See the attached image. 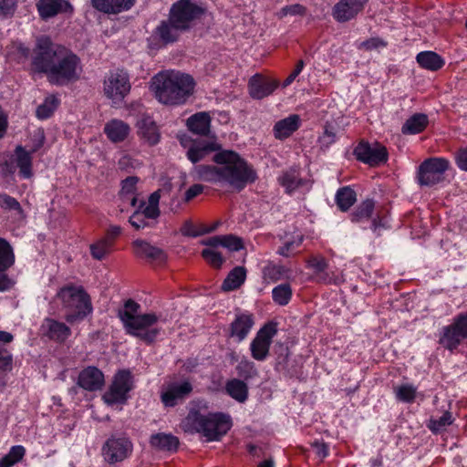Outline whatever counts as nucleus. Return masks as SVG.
<instances>
[{"label":"nucleus","instance_id":"obj_1","mask_svg":"<svg viewBox=\"0 0 467 467\" xmlns=\"http://www.w3.org/2000/svg\"><path fill=\"white\" fill-rule=\"evenodd\" d=\"M181 144L188 148L186 156L192 163H197L210 153L215 152L213 161L217 166L202 164L194 167L193 173L201 181L223 187L229 186L240 192L258 178L253 165L238 152L223 150L213 133L208 140H193L192 143L186 138H181Z\"/></svg>","mask_w":467,"mask_h":467},{"label":"nucleus","instance_id":"obj_2","mask_svg":"<svg viewBox=\"0 0 467 467\" xmlns=\"http://www.w3.org/2000/svg\"><path fill=\"white\" fill-rule=\"evenodd\" d=\"M32 67L45 74L55 86H67L77 81L82 73L80 58L69 48L53 43L47 36L36 39Z\"/></svg>","mask_w":467,"mask_h":467},{"label":"nucleus","instance_id":"obj_3","mask_svg":"<svg viewBox=\"0 0 467 467\" xmlns=\"http://www.w3.org/2000/svg\"><path fill=\"white\" fill-rule=\"evenodd\" d=\"M208 402L193 400L187 416L182 420L180 427L185 433L202 434L207 441H218L231 430L232 417L224 412H205Z\"/></svg>","mask_w":467,"mask_h":467},{"label":"nucleus","instance_id":"obj_4","mask_svg":"<svg viewBox=\"0 0 467 467\" xmlns=\"http://www.w3.org/2000/svg\"><path fill=\"white\" fill-rule=\"evenodd\" d=\"M195 82L192 76L176 70L161 71L151 78L150 89L164 105L184 104L192 94Z\"/></svg>","mask_w":467,"mask_h":467},{"label":"nucleus","instance_id":"obj_5","mask_svg":"<svg viewBox=\"0 0 467 467\" xmlns=\"http://www.w3.org/2000/svg\"><path fill=\"white\" fill-rule=\"evenodd\" d=\"M57 296L63 307L69 311L65 319L70 324L83 320L93 312L91 298L82 285H65L58 290Z\"/></svg>","mask_w":467,"mask_h":467},{"label":"nucleus","instance_id":"obj_6","mask_svg":"<svg viewBox=\"0 0 467 467\" xmlns=\"http://www.w3.org/2000/svg\"><path fill=\"white\" fill-rule=\"evenodd\" d=\"M464 341H467V312L454 316L438 333L439 345L451 353L457 351Z\"/></svg>","mask_w":467,"mask_h":467},{"label":"nucleus","instance_id":"obj_7","mask_svg":"<svg viewBox=\"0 0 467 467\" xmlns=\"http://www.w3.org/2000/svg\"><path fill=\"white\" fill-rule=\"evenodd\" d=\"M127 319L128 325L124 327L127 334L147 344L153 343L161 330L157 327L160 317L155 313L141 314L135 318L127 317Z\"/></svg>","mask_w":467,"mask_h":467},{"label":"nucleus","instance_id":"obj_8","mask_svg":"<svg viewBox=\"0 0 467 467\" xmlns=\"http://www.w3.org/2000/svg\"><path fill=\"white\" fill-rule=\"evenodd\" d=\"M451 163L444 157H431L423 161L417 171V182L420 186L432 187L441 183Z\"/></svg>","mask_w":467,"mask_h":467},{"label":"nucleus","instance_id":"obj_9","mask_svg":"<svg viewBox=\"0 0 467 467\" xmlns=\"http://www.w3.org/2000/svg\"><path fill=\"white\" fill-rule=\"evenodd\" d=\"M133 388L134 379L131 372L128 369L119 370L102 399L109 406L124 404Z\"/></svg>","mask_w":467,"mask_h":467},{"label":"nucleus","instance_id":"obj_10","mask_svg":"<svg viewBox=\"0 0 467 467\" xmlns=\"http://www.w3.org/2000/svg\"><path fill=\"white\" fill-rule=\"evenodd\" d=\"M131 88L130 76L122 68L110 70L103 81L105 96L113 104H120Z\"/></svg>","mask_w":467,"mask_h":467},{"label":"nucleus","instance_id":"obj_11","mask_svg":"<svg viewBox=\"0 0 467 467\" xmlns=\"http://www.w3.org/2000/svg\"><path fill=\"white\" fill-rule=\"evenodd\" d=\"M133 451V443L125 435H111L101 447V455L105 462L113 465L129 459Z\"/></svg>","mask_w":467,"mask_h":467},{"label":"nucleus","instance_id":"obj_12","mask_svg":"<svg viewBox=\"0 0 467 467\" xmlns=\"http://www.w3.org/2000/svg\"><path fill=\"white\" fill-rule=\"evenodd\" d=\"M203 12V8L192 0H178L171 5L169 17L185 32L193 26L194 21L201 17Z\"/></svg>","mask_w":467,"mask_h":467},{"label":"nucleus","instance_id":"obj_13","mask_svg":"<svg viewBox=\"0 0 467 467\" xmlns=\"http://www.w3.org/2000/svg\"><path fill=\"white\" fill-rule=\"evenodd\" d=\"M356 159L370 167H379L385 164L389 160L387 148L379 143L360 141L354 149Z\"/></svg>","mask_w":467,"mask_h":467},{"label":"nucleus","instance_id":"obj_14","mask_svg":"<svg viewBox=\"0 0 467 467\" xmlns=\"http://www.w3.org/2000/svg\"><path fill=\"white\" fill-rule=\"evenodd\" d=\"M277 332L275 323L264 325L250 344L251 356L257 361H265L268 355L274 337Z\"/></svg>","mask_w":467,"mask_h":467},{"label":"nucleus","instance_id":"obj_15","mask_svg":"<svg viewBox=\"0 0 467 467\" xmlns=\"http://www.w3.org/2000/svg\"><path fill=\"white\" fill-rule=\"evenodd\" d=\"M183 31L178 26L171 21L168 16L167 20H163L153 30L149 38V46L151 48H158L161 46L172 44L179 39L180 35Z\"/></svg>","mask_w":467,"mask_h":467},{"label":"nucleus","instance_id":"obj_16","mask_svg":"<svg viewBox=\"0 0 467 467\" xmlns=\"http://www.w3.org/2000/svg\"><path fill=\"white\" fill-rule=\"evenodd\" d=\"M192 391V383L187 380L172 381L161 389V400L166 407H174Z\"/></svg>","mask_w":467,"mask_h":467},{"label":"nucleus","instance_id":"obj_17","mask_svg":"<svg viewBox=\"0 0 467 467\" xmlns=\"http://www.w3.org/2000/svg\"><path fill=\"white\" fill-rule=\"evenodd\" d=\"M254 325V316L247 310H237L229 328V337L237 342L244 340Z\"/></svg>","mask_w":467,"mask_h":467},{"label":"nucleus","instance_id":"obj_18","mask_svg":"<svg viewBox=\"0 0 467 467\" xmlns=\"http://www.w3.org/2000/svg\"><path fill=\"white\" fill-rule=\"evenodd\" d=\"M368 0H339L332 8L333 18L339 23L354 19Z\"/></svg>","mask_w":467,"mask_h":467},{"label":"nucleus","instance_id":"obj_19","mask_svg":"<svg viewBox=\"0 0 467 467\" xmlns=\"http://www.w3.org/2000/svg\"><path fill=\"white\" fill-rule=\"evenodd\" d=\"M36 6L39 17L45 21L60 14L71 15L74 11L67 0H38Z\"/></svg>","mask_w":467,"mask_h":467},{"label":"nucleus","instance_id":"obj_20","mask_svg":"<svg viewBox=\"0 0 467 467\" xmlns=\"http://www.w3.org/2000/svg\"><path fill=\"white\" fill-rule=\"evenodd\" d=\"M275 79L264 78L259 74L254 75L248 83L249 94L254 99H262L270 96L278 87Z\"/></svg>","mask_w":467,"mask_h":467},{"label":"nucleus","instance_id":"obj_21","mask_svg":"<svg viewBox=\"0 0 467 467\" xmlns=\"http://www.w3.org/2000/svg\"><path fill=\"white\" fill-rule=\"evenodd\" d=\"M105 384L103 372L94 366H88L82 369L78 378V385L88 391H97Z\"/></svg>","mask_w":467,"mask_h":467},{"label":"nucleus","instance_id":"obj_22","mask_svg":"<svg viewBox=\"0 0 467 467\" xmlns=\"http://www.w3.org/2000/svg\"><path fill=\"white\" fill-rule=\"evenodd\" d=\"M94 9L105 15H119L130 10L137 0H90Z\"/></svg>","mask_w":467,"mask_h":467},{"label":"nucleus","instance_id":"obj_23","mask_svg":"<svg viewBox=\"0 0 467 467\" xmlns=\"http://www.w3.org/2000/svg\"><path fill=\"white\" fill-rule=\"evenodd\" d=\"M138 135L149 145L153 146L159 143L161 133L154 119L148 115L142 116L136 124Z\"/></svg>","mask_w":467,"mask_h":467},{"label":"nucleus","instance_id":"obj_24","mask_svg":"<svg viewBox=\"0 0 467 467\" xmlns=\"http://www.w3.org/2000/svg\"><path fill=\"white\" fill-rule=\"evenodd\" d=\"M301 124L302 120L299 115L290 114L275 123L273 127L274 136L276 140H284L296 132Z\"/></svg>","mask_w":467,"mask_h":467},{"label":"nucleus","instance_id":"obj_25","mask_svg":"<svg viewBox=\"0 0 467 467\" xmlns=\"http://www.w3.org/2000/svg\"><path fill=\"white\" fill-rule=\"evenodd\" d=\"M212 118L208 112H197L187 119L186 126L188 130L200 136L210 138Z\"/></svg>","mask_w":467,"mask_h":467},{"label":"nucleus","instance_id":"obj_26","mask_svg":"<svg viewBox=\"0 0 467 467\" xmlns=\"http://www.w3.org/2000/svg\"><path fill=\"white\" fill-rule=\"evenodd\" d=\"M130 132L129 124L119 119L109 120L104 126V133L113 143L124 141Z\"/></svg>","mask_w":467,"mask_h":467},{"label":"nucleus","instance_id":"obj_27","mask_svg":"<svg viewBox=\"0 0 467 467\" xmlns=\"http://www.w3.org/2000/svg\"><path fill=\"white\" fill-rule=\"evenodd\" d=\"M202 244L213 248L225 247L233 252H237L244 248L243 240L233 234L212 236L203 240Z\"/></svg>","mask_w":467,"mask_h":467},{"label":"nucleus","instance_id":"obj_28","mask_svg":"<svg viewBox=\"0 0 467 467\" xmlns=\"http://www.w3.org/2000/svg\"><path fill=\"white\" fill-rule=\"evenodd\" d=\"M27 151L21 145L16 146L15 150L16 163L19 168L20 176L24 179H29L33 175L32 171V153Z\"/></svg>","mask_w":467,"mask_h":467},{"label":"nucleus","instance_id":"obj_29","mask_svg":"<svg viewBox=\"0 0 467 467\" xmlns=\"http://www.w3.org/2000/svg\"><path fill=\"white\" fill-rule=\"evenodd\" d=\"M429 124V118L424 113H415L403 123L401 132L404 135H416L422 132Z\"/></svg>","mask_w":467,"mask_h":467},{"label":"nucleus","instance_id":"obj_30","mask_svg":"<svg viewBox=\"0 0 467 467\" xmlns=\"http://www.w3.org/2000/svg\"><path fill=\"white\" fill-rule=\"evenodd\" d=\"M278 182L282 187L285 188L286 193L292 194L300 186L303 185L304 181L300 176L299 171L297 169L292 168L284 171L278 177Z\"/></svg>","mask_w":467,"mask_h":467},{"label":"nucleus","instance_id":"obj_31","mask_svg":"<svg viewBox=\"0 0 467 467\" xmlns=\"http://www.w3.org/2000/svg\"><path fill=\"white\" fill-rule=\"evenodd\" d=\"M246 279V270L243 266H235L223 280L221 289L230 292L238 289Z\"/></svg>","mask_w":467,"mask_h":467},{"label":"nucleus","instance_id":"obj_32","mask_svg":"<svg viewBox=\"0 0 467 467\" xmlns=\"http://www.w3.org/2000/svg\"><path fill=\"white\" fill-rule=\"evenodd\" d=\"M47 326V337L57 342L66 341L71 335V329L65 323L57 320L47 318L46 320Z\"/></svg>","mask_w":467,"mask_h":467},{"label":"nucleus","instance_id":"obj_33","mask_svg":"<svg viewBox=\"0 0 467 467\" xmlns=\"http://www.w3.org/2000/svg\"><path fill=\"white\" fill-rule=\"evenodd\" d=\"M416 60L422 68L431 71H436L444 66L443 58L433 51L420 52Z\"/></svg>","mask_w":467,"mask_h":467},{"label":"nucleus","instance_id":"obj_34","mask_svg":"<svg viewBox=\"0 0 467 467\" xmlns=\"http://www.w3.org/2000/svg\"><path fill=\"white\" fill-rule=\"evenodd\" d=\"M226 393L234 400L244 403L248 398V387L245 382L238 379H233L225 384Z\"/></svg>","mask_w":467,"mask_h":467},{"label":"nucleus","instance_id":"obj_35","mask_svg":"<svg viewBox=\"0 0 467 467\" xmlns=\"http://www.w3.org/2000/svg\"><path fill=\"white\" fill-rule=\"evenodd\" d=\"M160 191H156L149 196L147 203L144 201L140 202L138 209L147 219L155 220L160 216Z\"/></svg>","mask_w":467,"mask_h":467},{"label":"nucleus","instance_id":"obj_36","mask_svg":"<svg viewBox=\"0 0 467 467\" xmlns=\"http://www.w3.org/2000/svg\"><path fill=\"white\" fill-rule=\"evenodd\" d=\"M150 443L152 447L164 451H175L179 445V440L172 434L156 433L151 435Z\"/></svg>","mask_w":467,"mask_h":467},{"label":"nucleus","instance_id":"obj_37","mask_svg":"<svg viewBox=\"0 0 467 467\" xmlns=\"http://www.w3.org/2000/svg\"><path fill=\"white\" fill-rule=\"evenodd\" d=\"M139 178L130 176L121 182V189L119 194L124 201L130 202V205L135 207L138 202L137 198V183Z\"/></svg>","mask_w":467,"mask_h":467},{"label":"nucleus","instance_id":"obj_38","mask_svg":"<svg viewBox=\"0 0 467 467\" xmlns=\"http://www.w3.org/2000/svg\"><path fill=\"white\" fill-rule=\"evenodd\" d=\"M30 55V48L24 43L14 41L6 47V57L16 63L25 62Z\"/></svg>","mask_w":467,"mask_h":467},{"label":"nucleus","instance_id":"obj_39","mask_svg":"<svg viewBox=\"0 0 467 467\" xmlns=\"http://www.w3.org/2000/svg\"><path fill=\"white\" fill-rule=\"evenodd\" d=\"M356 200L355 191L348 186L339 188L335 196L336 203L342 212H347Z\"/></svg>","mask_w":467,"mask_h":467},{"label":"nucleus","instance_id":"obj_40","mask_svg":"<svg viewBox=\"0 0 467 467\" xmlns=\"http://www.w3.org/2000/svg\"><path fill=\"white\" fill-rule=\"evenodd\" d=\"M60 104V100L57 95L47 96L44 101L36 108V115L39 119H49L57 107Z\"/></svg>","mask_w":467,"mask_h":467},{"label":"nucleus","instance_id":"obj_41","mask_svg":"<svg viewBox=\"0 0 467 467\" xmlns=\"http://www.w3.org/2000/svg\"><path fill=\"white\" fill-rule=\"evenodd\" d=\"M26 450L23 445H13L8 452L0 457V467H13L26 456Z\"/></svg>","mask_w":467,"mask_h":467},{"label":"nucleus","instance_id":"obj_42","mask_svg":"<svg viewBox=\"0 0 467 467\" xmlns=\"http://www.w3.org/2000/svg\"><path fill=\"white\" fill-rule=\"evenodd\" d=\"M135 253L140 257L149 259H160L162 257V251L142 240L133 242Z\"/></svg>","mask_w":467,"mask_h":467},{"label":"nucleus","instance_id":"obj_43","mask_svg":"<svg viewBox=\"0 0 467 467\" xmlns=\"http://www.w3.org/2000/svg\"><path fill=\"white\" fill-rule=\"evenodd\" d=\"M15 264V254L10 244L0 237V272H5Z\"/></svg>","mask_w":467,"mask_h":467},{"label":"nucleus","instance_id":"obj_44","mask_svg":"<svg viewBox=\"0 0 467 467\" xmlns=\"http://www.w3.org/2000/svg\"><path fill=\"white\" fill-rule=\"evenodd\" d=\"M418 388L411 383H403L394 388L397 400L404 403H412L417 395Z\"/></svg>","mask_w":467,"mask_h":467},{"label":"nucleus","instance_id":"obj_45","mask_svg":"<svg viewBox=\"0 0 467 467\" xmlns=\"http://www.w3.org/2000/svg\"><path fill=\"white\" fill-rule=\"evenodd\" d=\"M113 242L109 238H102L89 246L91 256L96 260L104 259L112 250Z\"/></svg>","mask_w":467,"mask_h":467},{"label":"nucleus","instance_id":"obj_46","mask_svg":"<svg viewBox=\"0 0 467 467\" xmlns=\"http://www.w3.org/2000/svg\"><path fill=\"white\" fill-rule=\"evenodd\" d=\"M375 202L373 200L367 199L363 201L351 213V220L355 223H359L368 220L374 211Z\"/></svg>","mask_w":467,"mask_h":467},{"label":"nucleus","instance_id":"obj_47","mask_svg":"<svg viewBox=\"0 0 467 467\" xmlns=\"http://www.w3.org/2000/svg\"><path fill=\"white\" fill-rule=\"evenodd\" d=\"M292 288L289 284H281L272 290V298L279 306H286L292 298Z\"/></svg>","mask_w":467,"mask_h":467},{"label":"nucleus","instance_id":"obj_48","mask_svg":"<svg viewBox=\"0 0 467 467\" xmlns=\"http://www.w3.org/2000/svg\"><path fill=\"white\" fill-rule=\"evenodd\" d=\"M0 207L5 211L15 212L19 218L25 216L20 202L16 198L6 193H0Z\"/></svg>","mask_w":467,"mask_h":467},{"label":"nucleus","instance_id":"obj_49","mask_svg":"<svg viewBox=\"0 0 467 467\" xmlns=\"http://www.w3.org/2000/svg\"><path fill=\"white\" fill-rule=\"evenodd\" d=\"M453 422V417L451 412L449 410H446L443 412V414L438 418H431L429 420L428 428L433 432V433H439L441 431H443L447 426H450Z\"/></svg>","mask_w":467,"mask_h":467},{"label":"nucleus","instance_id":"obj_50","mask_svg":"<svg viewBox=\"0 0 467 467\" xmlns=\"http://www.w3.org/2000/svg\"><path fill=\"white\" fill-rule=\"evenodd\" d=\"M303 243V235L296 234L291 239L285 240L281 247H279L277 254L284 257H289L294 254L296 248Z\"/></svg>","mask_w":467,"mask_h":467},{"label":"nucleus","instance_id":"obj_51","mask_svg":"<svg viewBox=\"0 0 467 467\" xmlns=\"http://www.w3.org/2000/svg\"><path fill=\"white\" fill-rule=\"evenodd\" d=\"M140 308V304H138L132 299H129L125 302L124 308L119 313V317L121 322L123 323V327H126L128 325L127 317L135 318L140 315L138 314Z\"/></svg>","mask_w":467,"mask_h":467},{"label":"nucleus","instance_id":"obj_52","mask_svg":"<svg viewBox=\"0 0 467 467\" xmlns=\"http://www.w3.org/2000/svg\"><path fill=\"white\" fill-rule=\"evenodd\" d=\"M285 269L281 265L269 264L263 269V277L267 282H276L283 278Z\"/></svg>","mask_w":467,"mask_h":467},{"label":"nucleus","instance_id":"obj_53","mask_svg":"<svg viewBox=\"0 0 467 467\" xmlns=\"http://www.w3.org/2000/svg\"><path fill=\"white\" fill-rule=\"evenodd\" d=\"M337 141L336 129L332 124L327 123L323 133L318 137V143L321 148L327 149Z\"/></svg>","mask_w":467,"mask_h":467},{"label":"nucleus","instance_id":"obj_54","mask_svg":"<svg viewBox=\"0 0 467 467\" xmlns=\"http://www.w3.org/2000/svg\"><path fill=\"white\" fill-rule=\"evenodd\" d=\"M236 370L238 375L244 379H252L257 374L254 363L247 358H243L239 361L236 366Z\"/></svg>","mask_w":467,"mask_h":467},{"label":"nucleus","instance_id":"obj_55","mask_svg":"<svg viewBox=\"0 0 467 467\" xmlns=\"http://www.w3.org/2000/svg\"><path fill=\"white\" fill-rule=\"evenodd\" d=\"M216 249L217 248L209 246L208 248L202 250V256L212 266L220 268L223 263V258Z\"/></svg>","mask_w":467,"mask_h":467},{"label":"nucleus","instance_id":"obj_56","mask_svg":"<svg viewBox=\"0 0 467 467\" xmlns=\"http://www.w3.org/2000/svg\"><path fill=\"white\" fill-rule=\"evenodd\" d=\"M16 7V0H0V16L2 18H8L13 16Z\"/></svg>","mask_w":467,"mask_h":467},{"label":"nucleus","instance_id":"obj_57","mask_svg":"<svg viewBox=\"0 0 467 467\" xmlns=\"http://www.w3.org/2000/svg\"><path fill=\"white\" fill-rule=\"evenodd\" d=\"M147 220L148 219L137 208L130 217L129 222L136 230H140L149 225Z\"/></svg>","mask_w":467,"mask_h":467},{"label":"nucleus","instance_id":"obj_58","mask_svg":"<svg viewBox=\"0 0 467 467\" xmlns=\"http://www.w3.org/2000/svg\"><path fill=\"white\" fill-rule=\"evenodd\" d=\"M387 47V42L379 37H371L360 43L359 48L373 50Z\"/></svg>","mask_w":467,"mask_h":467},{"label":"nucleus","instance_id":"obj_59","mask_svg":"<svg viewBox=\"0 0 467 467\" xmlns=\"http://www.w3.org/2000/svg\"><path fill=\"white\" fill-rule=\"evenodd\" d=\"M327 266V260L322 256H315L308 260V267L312 268L316 273L324 272Z\"/></svg>","mask_w":467,"mask_h":467},{"label":"nucleus","instance_id":"obj_60","mask_svg":"<svg viewBox=\"0 0 467 467\" xmlns=\"http://www.w3.org/2000/svg\"><path fill=\"white\" fill-rule=\"evenodd\" d=\"M306 13V7L300 4L285 5L281 9L282 16H302Z\"/></svg>","mask_w":467,"mask_h":467},{"label":"nucleus","instance_id":"obj_61","mask_svg":"<svg viewBox=\"0 0 467 467\" xmlns=\"http://www.w3.org/2000/svg\"><path fill=\"white\" fill-rule=\"evenodd\" d=\"M216 226H217V224H214L211 228L205 229V230L201 231V232H196V231L193 230L192 224L190 222H187V223H184V225L182 228V234L183 235L195 237V236H198L200 234H207V233H210V232L215 230Z\"/></svg>","mask_w":467,"mask_h":467},{"label":"nucleus","instance_id":"obj_62","mask_svg":"<svg viewBox=\"0 0 467 467\" xmlns=\"http://www.w3.org/2000/svg\"><path fill=\"white\" fill-rule=\"evenodd\" d=\"M13 357L7 350H0V371L5 372L12 368Z\"/></svg>","mask_w":467,"mask_h":467},{"label":"nucleus","instance_id":"obj_63","mask_svg":"<svg viewBox=\"0 0 467 467\" xmlns=\"http://www.w3.org/2000/svg\"><path fill=\"white\" fill-rule=\"evenodd\" d=\"M457 167L463 171H467V147L460 149L455 155Z\"/></svg>","mask_w":467,"mask_h":467},{"label":"nucleus","instance_id":"obj_64","mask_svg":"<svg viewBox=\"0 0 467 467\" xmlns=\"http://www.w3.org/2000/svg\"><path fill=\"white\" fill-rule=\"evenodd\" d=\"M204 187L202 184L195 183L192 185L184 193V202H188L197 197L203 192Z\"/></svg>","mask_w":467,"mask_h":467}]
</instances>
